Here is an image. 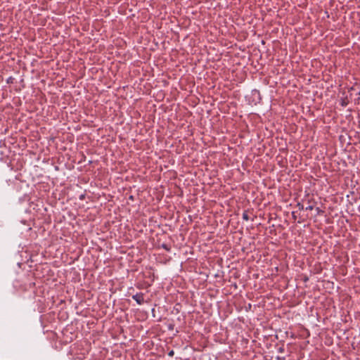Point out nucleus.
Segmentation results:
<instances>
[{
  "instance_id": "f257e3e1",
  "label": "nucleus",
  "mask_w": 360,
  "mask_h": 360,
  "mask_svg": "<svg viewBox=\"0 0 360 360\" xmlns=\"http://www.w3.org/2000/svg\"><path fill=\"white\" fill-rule=\"evenodd\" d=\"M132 298L139 304H141L143 302V296L142 294H136L132 296Z\"/></svg>"
},
{
  "instance_id": "f03ea898",
  "label": "nucleus",
  "mask_w": 360,
  "mask_h": 360,
  "mask_svg": "<svg viewBox=\"0 0 360 360\" xmlns=\"http://www.w3.org/2000/svg\"><path fill=\"white\" fill-rule=\"evenodd\" d=\"M243 219H245L246 221L248 220V214L247 213H243Z\"/></svg>"
},
{
  "instance_id": "7ed1b4c3",
  "label": "nucleus",
  "mask_w": 360,
  "mask_h": 360,
  "mask_svg": "<svg viewBox=\"0 0 360 360\" xmlns=\"http://www.w3.org/2000/svg\"><path fill=\"white\" fill-rule=\"evenodd\" d=\"M313 209H314L313 205H309L308 207H306L307 210H312Z\"/></svg>"
},
{
  "instance_id": "20e7f679",
  "label": "nucleus",
  "mask_w": 360,
  "mask_h": 360,
  "mask_svg": "<svg viewBox=\"0 0 360 360\" xmlns=\"http://www.w3.org/2000/svg\"><path fill=\"white\" fill-rule=\"evenodd\" d=\"M174 354V352L173 350H171L169 353H168V355L169 356H173Z\"/></svg>"
}]
</instances>
